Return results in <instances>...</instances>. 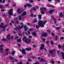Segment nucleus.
<instances>
[{
  "label": "nucleus",
  "mask_w": 64,
  "mask_h": 64,
  "mask_svg": "<svg viewBox=\"0 0 64 64\" xmlns=\"http://www.w3.org/2000/svg\"><path fill=\"white\" fill-rule=\"evenodd\" d=\"M46 23H47V20H44L43 22L42 20H40L38 22V25L40 27H44V25L46 24Z\"/></svg>",
  "instance_id": "1"
},
{
  "label": "nucleus",
  "mask_w": 64,
  "mask_h": 64,
  "mask_svg": "<svg viewBox=\"0 0 64 64\" xmlns=\"http://www.w3.org/2000/svg\"><path fill=\"white\" fill-rule=\"evenodd\" d=\"M27 36H24L22 38V40L23 41H25V43L27 44H29L31 42V40L28 38H27Z\"/></svg>",
  "instance_id": "2"
},
{
  "label": "nucleus",
  "mask_w": 64,
  "mask_h": 64,
  "mask_svg": "<svg viewBox=\"0 0 64 64\" xmlns=\"http://www.w3.org/2000/svg\"><path fill=\"white\" fill-rule=\"evenodd\" d=\"M44 36V37H46L48 36V34L46 32H43L42 34L41 35V37Z\"/></svg>",
  "instance_id": "3"
},
{
  "label": "nucleus",
  "mask_w": 64,
  "mask_h": 64,
  "mask_svg": "<svg viewBox=\"0 0 64 64\" xmlns=\"http://www.w3.org/2000/svg\"><path fill=\"white\" fill-rule=\"evenodd\" d=\"M27 6L28 7H32V5L30 4H26V5H25L24 6V8H26Z\"/></svg>",
  "instance_id": "4"
},
{
  "label": "nucleus",
  "mask_w": 64,
  "mask_h": 64,
  "mask_svg": "<svg viewBox=\"0 0 64 64\" xmlns=\"http://www.w3.org/2000/svg\"><path fill=\"white\" fill-rule=\"evenodd\" d=\"M22 10V9H20L19 8H18V9L17 10V12L18 14H21V13H22V12H24V11H22L21 12H20V11H21Z\"/></svg>",
  "instance_id": "5"
},
{
  "label": "nucleus",
  "mask_w": 64,
  "mask_h": 64,
  "mask_svg": "<svg viewBox=\"0 0 64 64\" xmlns=\"http://www.w3.org/2000/svg\"><path fill=\"white\" fill-rule=\"evenodd\" d=\"M22 54H23L24 55H25V54H26V52L25 50V49L24 48L22 49Z\"/></svg>",
  "instance_id": "6"
},
{
  "label": "nucleus",
  "mask_w": 64,
  "mask_h": 64,
  "mask_svg": "<svg viewBox=\"0 0 64 64\" xmlns=\"http://www.w3.org/2000/svg\"><path fill=\"white\" fill-rule=\"evenodd\" d=\"M41 46L42 47L40 48V49L41 50H43V48L45 47V46H44V44H41Z\"/></svg>",
  "instance_id": "7"
},
{
  "label": "nucleus",
  "mask_w": 64,
  "mask_h": 64,
  "mask_svg": "<svg viewBox=\"0 0 64 64\" xmlns=\"http://www.w3.org/2000/svg\"><path fill=\"white\" fill-rule=\"evenodd\" d=\"M6 26H6V25H5L4 26H2V28H4V29L2 30V32H4V31H5V29L6 28Z\"/></svg>",
  "instance_id": "8"
},
{
  "label": "nucleus",
  "mask_w": 64,
  "mask_h": 64,
  "mask_svg": "<svg viewBox=\"0 0 64 64\" xmlns=\"http://www.w3.org/2000/svg\"><path fill=\"white\" fill-rule=\"evenodd\" d=\"M13 9H12L10 10V11H9L8 12V14H10V15H13Z\"/></svg>",
  "instance_id": "9"
},
{
  "label": "nucleus",
  "mask_w": 64,
  "mask_h": 64,
  "mask_svg": "<svg viewBox=\"0 0 64 64\" xmlns=\"http://www.w3.org/2000/svg\"><path fill=\"white\" fill-rule=\"evenodd\" d=\"M40 62H42L43 61H44V62H46V61L45 60V59L43 58H40Z\"/></svg>",
  "instance_id": "10"
},
{
  "label": "nucleus",
  "mask_w": 64,
  "mask_h": 64,
  "mask_svg": "<svg viewBox=\"0 0 64 64\" xmlns=\"http://www.w3.org/2000/svg\"><path fill=\"white\" fill-rule=\"evenodd\" d=\"M26 15H27V13H26V11H24V12L21 14V15L22 16H25Z\"/></svg>",
  "instance_id": "11"
},
{
  "label": "nucleus",
  "mask_w": 64,
  "mask_h": 64,
  "mask_svg": "<svg viewBox=\"0 0 64 64\" xmlns=\"http://www.w3.org/2000/svg\"><path fill=\"white\" fill-rule=\"evenodd\" d=\"M34 10V11H36V8H35V7H33L32 8L30 9V12H31L32 11V10Z\"/></svg>",
  "instance_id": "12"
},
{
  "label": "nucleus",
  "mask_w": 64,
  "mask_h": 64,
  "mask_svg": "<svg viewBox=\"0 0 64 64\" xmlns=\"http://www.w3.org/2000/svg\"><path fill=\"white\" fill-rule=\"evenodd\" d=\"M10 37V34H8L6 36V38L8 40H9L11 39Z\"/></svg>",
  "instance_id": "13"
},
{
  "label": "nucleus",
  "mask_w": 64,
  "mask_h": 64,
  "mask_svg": "<svg viewBox=\"0 0 64 64\" xmlns=\"http://www.w3.org/2000/svg\"><path fill=\"white\" fill-rule=\"evenodd\" d=\"M20 24H21V25H22V26H20V25H18V27L20 29H22L23 27V24L22 22H21Z\"/></svg>",
  "instance_id": "14"
},
{
  "label": "nucleus",
  "mask_w": 64,
  "mask_h": 64,
  "mask_svg": "<svg viewBox=\"0 0 64 64\" xmlns=\"http://www.w3.org/2000/svg\"><path fill=\"white\" fill-rule=\"evenodd\" d=\"M24 30L25 31H27V30L29 29V28H26V26H24Z\"/></svg>",
  "instance_id": "15"
},
{
  "label": "nucleus",
  "mask_w": 64,
  "mask_h": 64,
  "mask_svg": "<svg viewBox=\"0 0 64 64\" xmlns=\"http://www.w3.org/2000/svg\"><path fill=\"white\" fill-rule=\"evenodd\" d=\"M6 41V42H8V40H7V39H6L4 38H3L2 40V41L3 42V41Z\"/></svg>",
  "instance_id": "16"
},
{
  "label": "nucleus",
  "mask_w": 64,
  "mask_h": 64,
  "mask_svg": "<svg viewBox=\"0 0 64 64\" xmlns=\"http://www.w3.org/2000/svg\"><path fill=\"white\" fill-rule=\"evenodd\" d=\"M54 9H52V10H50L49 11V12H48V13H49L50 14H52V12H54Z\"/></svg>",
  "instance_id": "17"
},
{
  "label": "nucleus",
  "mask_w": 64,
  "mask_h": 64,
  "mask_svg": "<svg viewBox=\"0 0 64 64\" xmlns=\"http://www.w3.org/2000/svg\"><path fill=\"white\" fill-rule=\"evenodd\" d=\"M25 49L26 51H31V48H26Z\"/></svg>",
  "instance_id": "18"
},
{
  "label": "nucleus",
  "mask_w": 64,
  "mask_h": 64,
  "mask_svg": "<svg viewBox=\"0 0 64 64\" xmlns=\"http://www.w3.org/2000/svg\"><path fill=\"white\" fill-rule=\"evenodd\" d=\"M61 54H62V59H64V52H62L61 53Z\"/></svg>",
  "instance_id": "19"
},
{
  "label": "nucleus",
  "mask_w": 64,
  "mask_h": 64,
  "mask_svg": "<svg viewBox=\"0 0 64 64\" xmlns=\"http://www.w3.org/2000/svg\"><path fill=\"white\" fill-rule=\"evenodd\" d=\"M16 41L18 43H19L20 42H21V39L20 38H19L18 39H17Z\"/></svg>",
  "instance_id": "20"
},
{
  "label": "nucleus",
  "mask_w": 64,
  "mask_h": 64,
  "mask_svg": "<svg viewBox=\"0 0 64 64\" xmlns=\"http://www.w3.org/2000/svg\"><path fill=\"white\" fill-rule=\"evenodd\" d=\"M54 51H55V50H50V54H52L53 53H54Z\"/></svg>",
  "instance_id": "21"
},
{
  "label": "nucleus",
  "mask_w": 64,
  "mask_h": 64,
  "mask_svg": "<svg viewBox=\"0 0 64 64\" xmlns=\"http://www.w3.org/2000/svg\"><path fill=\"white\" fill-rule=\"evenodd\" d=\"M16 53V52L14 50H13L11 53V54H12V55H14Z\"/></svg>",
  "instance_id": "22"
},
{
  "label": "nucleus",
  "mask_w": 64,
  "mask_h": 64,
  "mask_svg": "<svg viewBox=\"0 0 64 64\" xmlns=\"http://www.w3.org/2000/svg\"><path fill=\"white\" fill-rule=\"evenodd\" d=\"M38 19L40 20H41L42 19V18L41 17V15L40 14L38 15Z\"/></svg>",
  "instance_id": "23"
},
{
  "label": "nucleus",
  "mask_w": 64,
  "mask_h": 64,
  "mask_svg": "<svg viewBox=\"0 0 64 64\" xmlns=\"http://www.w3.org/2000/svg\"><path fill=\"white\" fill-rule=\"evenodd\" d=\"M1 24L0 25V28H2V27L3 26V25H4V24L3 23L1 22L0 23Z\"/></svg>",
  "instance_id": "24"
},
{
  "label": "nucleus",
  "mask_w": 64,
  "mask_h": 64,
  "mask_svg": "<svg viewBox=\"0 0 64 64\" xmlns=\"http://www.w3.org/2000/svg\"><path fill=\"white\" fill-rule=\"evenodd\" d=\"M32 35H34V36H36V34L35 32H32Z\"/></svg>",
  "instance_id": "25"
},
{
  "label": "nucleus",
  "mask_w": 64,
  "mask_h": 64,
  "mask_svg": "<svg viewBox=\"0 0 64 64\" xmlns=\"http://www.w3.org/2000/svg\"><path fill=\"white\" fill-rule=\"evenodd\" d=\"M64 14H62V13H60V17H64Z\"/></svg>",
  "instance_id": "26"
},
{
  "label": "nucleus",
  "mask_w": 64,
  "mask_h": 64,
  "mask_svg": "<svg viewBox=\"0 0 64 64\" xmlns=\"http://www.w3.org/2000/svg\"><path fill=\"white\" fill-rule=\"evenodd\" d=\"M14 29V30H20L19 27L17 26Z\"/></svg>",
  "instance_id": "27"
},
{
  "label": "nucleus",
  "mask_w": 64,
  "mask_h": 64,
  "mask_svg": "<svg viewBox=\"0 0 64 64\" xmlns=\"http://www.w3.org/2000/svg\"><path fill=\"white\" fill-rule=\"evenodd\" d=\"M21 16H22V15L20 16L18 19L19 20H21L22 19V18H21Z\"/></svg>",
  "instance_id": "28"
},
{
  "label": "nucleus",
  "mask_w": 64,
  "mask_h": 64,
  "mask_svg": "<svg viewBox=\"0 0 64 64\" xmlns=\"http://www.w3.org/2000/svg\"><path fill=\"white\" fill-rule=\"evenodd\" d=\"M41 26H38V25H36V29H38V28H40Z\"/></svg>",
  "instance_id": "29"
},
{
  "label": "nucleus",
  "mask_w": 64,
  "mask_h": 64,
  "mask_svg": "<svg viewBox=\"0 0 64 64\" xmlns=\"http://www.w3.org/2000/svg\"><path fill=\"white\" fill-rule=\"evenodd\" d=\"M33 64H40L39 62H36L35 63H34Z\"/></svg>",
  "instance_id": "30"
},
{
  "label": "nucleus",
  "mask_w": 64,
  "mask_h": 64,
  "mask_svg": "<svg viewBox=\"0 0 64 64\" xmlns=\"http://www.w3.org/2000/svg\"><path fill=\"white\" fill-rule=\"evenodd\" d=\"M48 7H52V8H54V7H55L54 6H52L51 5L48 6Z\"/></svg>",
  "instance_id": "31"
},
{
  "label": "nucleus",
  "mask_w": 64,
  "mask_h": 64,
  "mask_svg": "<svg viewBox=\"0 0 64 64\" xmlns=\"http://www.w3.org/2000/svg\"><path fill=\"white\" fill-rule=\"evenodd\" d=\"M56 28L57 30H59L60 29V27H56Z\"/></svg>",
  "instance_id": "32"
},
{
  "label": "nucleus",
  "mask_w": 64,
  "mask_h": 64,
  "mask_svg": "<svg viewBox=\"0 0 64 64\" xmlns=\"http://www.w3.org/2000/svg\"><path fill=\"white\" fill-rule=\"evenodd\" d=\"M10 58L11 60H14V58L12 57H10Z\"/></svg>",
  "instance_id": "33"
},
{
  "label": "nucleus",
  "mask_w": 64,
  "mask_h": 64,
  "mask_svg": "<svg viewBox=\"0 0 64 64\" xmlns=\"http://www.w3.org/2000/svg\"><path fill=\"white\" fill-rule=\"evenodd\" d=\"M18 35H19V36H21L22 35V34H21V33H18Z\"/></svg>",
  "instance_id": "34"
},
{
  "label": "nucleus",
  "mask_w": 64,
  "mask_h": 64,
  "mask_svg": "<svg viewBox=\"0 0 64 64\" xmlns=\"http://www.w3.org/2000/svg\"><path fill=\"white\" fill-rule=\"evenodd\" d=\"M28 30L29 31H32L33 30V28H30Z\"/></svg>",
  "instance_id": "35"
},
{
  "label": "nucleus",
  "mask_w": 64,
  "mask_h": 64,
  "mask_svg": "<svg viewBox=\"0 0 64 64\" xmlns=\"http://www.w3.org/2000/svg\"><path fill=\"white\" fill-rule=\"evenodd\" d=\"M55 37H56L55 40H57V39H58V36H55Z\"/></svg>",
  "instance_id": "36"
},
{
  "label": "nucleus",
  "mask_w": 64,
  "mask_h": 64,
  "mask_svg": "<svg viewBox=\"0 0 64 64\" xmlns=\"http://www.w3.org/2000/svg\"><path fill=\"white\" fill-rule=\"evenodd\" d=\"M40 10L41 11H42L43 10V8L42 7L40 8Z\"/></svg>",
  "instance_id": "37"
},
{
  "label": "nucleus",
  "mask_w": 64,
  "mask_h": 64,
  "mask_svg": "<svg viewBox=\"0 0 64 64\" xmlns=\"http://www.w3.org/2000/svg\"><path fill=\"white\" fill-rule=\"evenodd\" d=\"M50 44H51L52 45H53L54 44V42H53V41H52L51 42Z\"/></svg>",
  "instance_id": "38"
},
{
  "label": "nucleus",
  "mask_w": 64,
  "mask_h": 64,
  "mask_svg": "<svg viewBox=\"0 0 64 64\" xmlns=\"http://www.w3.org/2000/svg\"><path fill=\"white\" fill-rule=\"evenodd\" d=\"M51 35H52V36H53V37H54V34L53 33H51Z\"/></svg>",
  "instance_id": "39"
},
{
  "label": "nucleus",
  "mask_w": 64,
  "mask_h": 64,
  "mask_svg": "<svg viewBox=\"0 0 64 64\" xmlns=\"http://www.w3.org/2000/svg\"><path fill=\"white\" fill-rule=\"evenodd\" d=\"M47 32H48V33H51V31H50V30H47Z\"/></svg>",
  "instance_id": "40"
},
{
  "label": "nucleus",
  "mask_w": 64,
  "mask_h": 64,
  "mask_svg": "<svg viewBox=\"0 0 64 64\" xmlns=\"http://www.w3.org/2000/svg\"><path fill=\"white\" fill-rule=\"evenodd\" d=\"M58 47L59 49H61V46L60 44H59L58 45Z\"/></svg>",
  "instance_id": "41"
},
{
  "label": "nucleus",
  "mask_w": 64,
  "mask_h": 64,
  "mask_svg": "<svg viewBox=\"0 0 64 64\" xmlns=\"http://www.w3.org/2000/svg\"><path fill=\"white\" fill-rule=\"evenodd\" d=\"M34 15L33 14H31L30 15V17H33Z\"/></svg>",
  "instance_id": "42"
},
{
  "label": "nucleus",
  "mask_w": 64,
  "mask_h": 64,
  "mask_svg": "<svg viewBox=\"0 0 64 64\" xmlns=\"http://www.w3.org/2000/svg\"><path fill=\"white\" fill-rule=\"evenodd\" d=\"M42 40L44 42H45V40H46V39L45 38H43L42 39Z\"/></svg>",
  "instance_id": "43"
},
{
  "label": "nucleus",
  "mask_w": 64,
  "mask_h": 64,
  "mask_svg": "<svg viewBox=\"0 0 64 64\" xmlns=\"http://www.w3.org/2000/svg\"><path fill=\"white\" fill-rule=\"evenodd\" d=\"M43 9L44 10H45V11H46V8H45V7H44L43 8Z\"/></svg>",
  "instance_id": "44"
},
{
  "label": "nucleus",
  "mask_w": 64,
  "mask_h": 64,
  "mask_svg": "<svg viewBox=\"0 0 64 64\" xmlns=\"http://www.w3.org/2000/svg\"><path fill=\"white\" fill-rule=\"evenodd\" d=\"M41 13L42 14H44V12L43 11L41 12Z\"/></svg>",
  "instance_id": "45"
},
{
  "label": "nucleus",
  "mask_w": 64,
  "mask_h": 64,
  "mask_svg": "<svg viewBox=\"0 0 64 64\" xmlns=\"http://www.w3.org/2000/svg\"><path fill=\"white\" fill-rule=\"evenodd\" d=\"M61 40H63L64 39V37H60Z\"/></svg>",
  "instance_id": "46"
},
{
  "label": "nucleus",
  "mask_w": 64,
  "mask_h": 64,
  "mask_svg": "<svg viewBox=\"0 0 64 64\" xmlns=\"http://www.w3.org/2000/svg\"><path fill=\"white\" fill-rule=\"evenodd\" d=\"M11 15H12V14H9V15L8 16L9 18H11Z\"/></svg>",
  "instance_id": "47"
},
{
  "label": "nucleus",
  "mask_w": 64,
  "mask_h": 64,
  "mask_svg": "<svg viewBox=\"0 0 64 64\" xmlns=\"http://www.w3.org/2000/svg\"><path fill=\"white\" fill-rule=\"evenodd\" d=\"M18 36H16V37L15 38H14V40H16V39H18Z\"/></svg>",
  "instance_id": "48"
},
{
  "label": "nucleus",
  "mask_w": 64,
  "mask_h": 64,
  "mask_svg": "<svg viewBox=\"0 0 64 64\" xmlns=\"http://www.w3.org/2000/svg\"><path fill=\"white\" fill-rule=\"evenodd\" d=\"M28 61H30V62L32 61V60H31L30 59V58H28Z\"/></svg>",
  "instance_id": "49"
},
{
  "label": "nucleus",
  "mask_w": 64,
  "mask_h": 64,
  "mask_svg": "<svg viewBox=\"0 0 64 64\" xmlns=\"http://www.w3.org/2000/svg\"><path fill=\"white\" fill-rule=\"evenodd\" d=\"M57 2L58 3H60V0H57Z\"/></svg>",
  "instance_id": "50"
},
{
  "label": "nucleus",
  "mask_w": 64,
  "mask_h": 64,
  "mask_svg": "<svg viewBox=\"0 0 64 64\" xmlns=\"http://www.w3.org/2000/svg\"><path fill=\"white\" fill-rule=\"evenodd\" d=\"M5 2H6L5 0H4L3 1V2H2V1H1V2L0 3L2 2V3H5Z\"/></svg>",
  "instance_id": "51"
},
{
  "label": "nucleus",
  "mask_w": 64,
  "mask_h": 64,
  "mask_svg": "<svg viewBox=\"0 0 64 64\" xmlns=\"http://www.w3.org/2000/svg\"><path fill=\"white\" fill-rule=\"evenodd\" d=\"M19 23V21L18 20H17L16 21V22H15V23L16 24H17V23Z\"/></svg>",
  "instance_id": "52"
},
{
  "label": "nucleus",
  "mask_w": 64,
  "mask_h": 64,
  "mask_svg": "<svg viewBox=\"0 0 64 64\" xmlns=\"http://www.w3.org/2000/svg\"><path fill=\"white\" fill-rule=\"evenodd\" d=\"M28 38L31 39V38H32V36H28Z\"/></svg>",
  "instance_id": "53"
},
{
  "label": "nucleus",
  "mask_w": 64,
  "mask_h": 64,
  "mask_svg": "<svg viewBox=\"0 0 64 64\" xmlns=\"http://www.w3.org/2000/svg\"><path fill=\"white\" fill-rule=\"evenodd\" d=\"M50 62L51 63H52V64H54V61H52Z\"/></svg>",
  "instance_id": "54"
},
{
  "label": "nucleus",
  "mask_w": 64,
  "mask_h": 64,
  "mask_svg": "<svg viewBox=\"0 0 64 64\" xmlns=\"http://www.w3.org/2000/svg\"><path fill=\"white\" fill-rule=\"evenodd\" d=\"M18 64H22V62H19Z\"/></svg>",
  "instance_id": "55"
},
{
  "label": "nucleus",
  "mask_w": 64,
  "mask_h": 64,
  "mask_svg": "<svg viewBox=\"0 0 64 64\" xmlns=\"http://www.w3.org/2000/svg\"><path fill=\"white\" fill-rule=\"evenodd\" d=\"M10 26H12V23H10Z\"/></svg>",
  "instance_id": "56"
},
{
  "label": "nucleus",
  "mask_w": 64,
  "mask_h": 64,
  "mask_svg": "<svg viewBox=\"0 0 64 64\" xmlns=\"http://www.w3.org/2000/svg\"><path fill=\"white\" fill-rule=\"evenodd\" d=\"M37 22V20H34V23H36V22Z\"/></svg>",
  "instance_id": "57"
},
{
  "label": "nucleus",
  "mask_w": 64,
  "mask_h": 64,
  "mask_svg": "<svg viewBox=\"0 0 64 64\" xmlns=\"http://www.w3.org/2000/svg\"><path fill=\"white\" fill-rule=\"evenodd\" d=\"M33 2H34V1H33L32 0L30 1V3H33Z\"/></svg>",
  "instance_id": "58"
},
{
  "label": "nucleus",
  "mask_w": 64,
  "mask_h": 64,
  "mask_svg": "<svg viewBox=\"0 0 64 64\" xmlns=\"http://www.w3.org/2000/svg\"><path fill=\"white\" fill-rule=\"evenodd\" d=\"M4 49V48H0L1 51H3V50Z\"/></svg>",
  "instance_id": "59"
},
{
  "label": "nucleus",
  "mask_w": 64,
  "mask_h": 64,
  "mask_svg": "<svg viewBox=\"0 0 64 64\" xmlns=\"http://www.w3.org/2000/svg\"><path fill=\"white\" fill-rule=\"evenodd\" d=\"M13 32L14 34H16V32L15 31H13Z\"/></svg>",
  "instance_id": "60"
},
{
  "label": "nucleus",
  "mask_w": 64,
  "mask_h": 64,
  "mask_svg": "<svg viewBox=\"0 0 64 64\" xmlns=\"http://www.w3.org/2000/svg\"><path fill=\"white\" fill-rule=\"evenodd\" d=\"M3 8V7L2 5H0V8Z\"/></svg>",
  "instance_id": "61"
},
{
  "label": "nucleus",
  "mask_w": 64,
  "mask_h": 64,
  "mask_svg": "<svg viewBox=\"0 0 64 64\" xmlns=\"http://www.w3.org/2000/svg\"><path fill=\"white\" fill-rule=\"evenodd\" d=\"M19 57L20 58H22L23 57V56H20Z\"/></svg>",
  "instance_id": "62"
},
{
  "label": "nucleus",
  "mask_w": 64,
  "mask_h": 64,
  "mask_svg": "<svg viewBox=\"0 0 64 64\" xmlns=\"http://www.w3.org/2000/svg\"><path fill=\"white\" fill-rule=\"evenodd\" d=\"M2 16H6V14H2Z\"/></svg>",
  "instance_id": "63"
},
{
  "label": "nucleus",
  "mask_w": 64,
  "mask_h": 64,
  "mask_svg": "<svg viewBox=\"0 0 64 64\" xmlns=\"http://www.w3.org/2000/svg\"><path fill=\"white\" fill-rule=\"evenodd\" d=\"M6 6H9V4H7L6 5Z\"/></svg>",
  "instance_id": "64"
}]
</instances>
